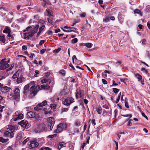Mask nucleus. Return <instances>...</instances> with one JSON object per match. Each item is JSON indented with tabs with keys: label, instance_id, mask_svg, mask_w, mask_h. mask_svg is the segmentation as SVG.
Returning a JSON list of instances; mask_svg holds the SVG:
<instances>
[{
	"label": "nucleus",
	"instance_id": "obj_1",
	"mask_svg": "<svg viewBox=\"0 0 150 150\" xmlns=\"http://www.w3.org/2000/svg\"><path fill=\"white\" fill-rule=\"evenodd\" d=\"M34 84L35 82L32 81L29 85H25L24 87V93L25 95H28L29 98H33L38 91L36 88Z\"/></svg>",
	"mask_w": 150,
	"mask_h": 150
},
{
	"label": "nucleus",
	"instance_id": "obj_2",
	"mask_svg": "<svg viewBox=\"0 0 150 150\" xmlns=\"http://www.w3.org/2000/svg\"><path fill=\"white\" fill-rule=\"evenodd\" d=\"M39 28L38 25H36L33 28H32L31 26H29L27 27L25 30H23L24 32L27 31L24 34V38L25 39H29L30 37H31L34 34L36 33Z\"/></svg>",
	"mask_w": 150,
	"mask_h": 150
},
{
	"label": "nucleus",
	"instance_id": "obj_3",
	"mask_svg": "<svg viewBox=\"0 0 150 150\" xmlns=\"http://www.w3.org/2000/svg\"><path fill=\"white\" fill-rule=\"evenodd\" d=\"M67 127V125L65 124L60 123L57 126V128L55 132L56 133H60L62 132L63 129H65Z\"/></svg>",
	"mask_w": 150,
	"mask_h": 150
},
{
	"label": "nucleus",
	"instance_id": "obj_4",
	"mask_svg": "<svg viewBox=\"0 0 150 150\" xmlns=\"http://www.w3.org/2000/svg\"><path fill=\"white\" fill-rule=\"evenodd\" d=\"M5 59H2L1 62V70H4L8 68L9 65L8 64L9 60L5 61Z\"/></svg>",
	"mask_w": 150,
	"mask_h": 150
},
{
	"label": "nucleus",
	"instance_id": "obj_5",
	"mask_svg": "<svg viewBox=\"0 0 150 150\" xmlns=\"http://www.w3.org/2000/svg\"><path fill=\"white\" fill-rule=\"evenodd\" d=\"M23 117V115L21 113H20L19 111H17L15 112L14 115L13 120L16 121L22 119Z\"/></svg>",
	"mask_w": 150,
	"mask_h": 150
},
{
	"label": "nucleus",
	"instance_id": "obj_6",
	"mask_svg": "<svg viewBox=\"0 0 150 150\" xmlns=\"http://www.w3.org/2000/svg\"><path fill=\"white\" fill-rule=\"evenodd\" d=\"M18 124L20 125L22 127H23L24 129H28L30 127V124L28 123V122L25 120H23L19 122Z\"/></svg>",
	"mask_w": 150,
	"mask_h": 150
},
{
	"label": "nucleus",
	"instance_id": "obj_7",
	"mask_svg": "<svg viewBox=\"0 0 150 150\" xmlns=\"http://www.w3.org/2000/svg\"><path fill=\"white\" fill-rule=\"evenodd\" d=\"M74 102V99L72 97H69L66 98L64 101V105L68 106Z\"/></svg>",
	"mask_w": 150,
	"mask_h": 150
},
{
	"label": "nucleus",
	"instance_id": "obj_8",
	"mask_svg": "<svg viewBox=\"0 0 150 150\" xmlns=\"http://www.w3.org/2000/svg\"><path fill=\"white\" fill-rule=\"evenodd\" d=\"M27 117L28 118L35 117L36 119L39 118V116L38 114H36L34 112L30 111L27 113Z\"/></svg>",
	"mask_w": 150,
	"mask_h": 150
},
{
	"label": "nucleus",
	"instance_id": "obj_9",
	"mask_svg": "<svg viewBox=\"0 0 150 150\" xmlns=\"http://www.w3.org/2000/svg\"><path fill=\"white\" fill-rule=\"evenodd\" d=\"M45 125L41 124L39 125L35 128V132L36 133H39L42 132L45 129Z\"/></svg>",
	"mask_w": 150,
	"mask_h": 150
},
{
	"label": "nucleus",
	"instance_id": "obj_10",
	"mask_svg": "<svg viewBox=\"0 0 150 150\" xmlns=\"http://www.w3.org/2000/svg\"><path fill=\"white\" fill-rule=\"evenodd\" d=\"M39 146V143L35 140H32L30 142L29 144V148L30 149H32L36 148Z\"/></svg>",
	"mask_w": 150,
	"mask_h": 150
},
{
	"label": "nucleus",
	"instance_id": "obj_11",
	"mask_svg": "<svg viewBox=\"0 0 150 150\" xmlns=\"http://www.w3.org/2000/svg\"><path fill=\"white\" fill-rule=\"evenodd\" d=\"M83 95V91L81 90L79 88H78L76 91V98L77 99L79 98H80Z\"/></svg>",
	"mask_w": 150,
	"mask_h": 150
},
{
	"label": "nucleus",
	"instance_id": "obj_12",
	"mask_svg": "<svg viewBox=\"0 0 150 150\" xmlns=\"http://www.w3.org/2000/svg\"><path fill=\"white\" fill-rule=\"evenodd\" d=\"M50 88V86L47 85H42L41 86L38 85L36 87V88L38 90H40L42 89L48 90Z\"/></svg>",
	"mask_w": 150,
	"mask_h": 150
},
{
	"label": "nucleus",
	"instance_id": "obj_13",
	"mask_svg": "<svg viewBox=\"0 0 150 150\" xmlns=\"http://www.w3.org/2000/svg\"><path fill=\"white\" fill-rule=\"evenodd\" d=\"M10 89V88L7 86H3V84L1 83V91L3 92H7Z\"/></svg>",
	"mask_w": 150,
	"mask_h": 150
},
{
	"label": "nucleus",
	"instance_id": "obj_14",
	"mask_svg": "<svg viewBox=\"0 0 150 150\" xmlns=\"http://www.w3.org/2000/svg\"><path fill=\"white\" fill-rule=\"evenodd\" d=\"M7 130L8 131H6L4 133V136L10 138H12L13 136V132L8 130Z\"/></svg>",
	"mask_w": 150,
	"mask_h": 150
},
{
	"label": "nucleus",
	"instance_id": "obj_15",
	"mask_svg": "<svg viewBox=\"0 0 150 150\" xmlns=\"http://www.w3.org/2000/svg\"><path fill=\"white\" fill-rule=\"evenodd\" d=\"M6 129L7 130L13 132L15 130H17L18 129V127L17 126H12L11 125H9L8 126V127H6Z\"/></svg>",
	"mask_w": 150,
	"mask_h": 150
},
{
	"label": "nucleus",
	"instance_id": "obj_16",
	"mask_svg": "<svg viewBox=\"0 0 150 150\" xmlns=\"http://www.w3.org/2000/svg\"><path fill=\"white\" fill-rule=\"evenodd\" d=\"M47 121L48 122L49 124L51 125L52 126H53L55 122L54 118L52 117H50L48 118Z\"/></svg>",
	"mask_w": 150,
	"mask_h": 150
},
{
	"label": "nucleus",
	"instance_id": "obj_17",
	"mask_svg": "<svg viewBox=\"0 0 150 150\" xmlns=\"http://www.w3.org/2000/svg\"><path fill=\"white\" fill-rule=\"evenodd\" d=\"M24 78L23 77V76L21 75L20 77H18L17 79L16 82L17 83H21L23 81Z\"/></svg>",
	"mask_w": 150,
	"mask_h": 150
},
{
	"label": "nucleus",
	"instance_id": "obj_18",
	"mask_svg": "<svg viewBox=\"0 0 150 150\" xmlns=\"http://www.w3.org/2000/svg\"><path fill=\"white\" fill-rule=\"evenodd\" d=\"M69 91L68 89L66 87H64V89L61 92L62 94L66 95L68 94Z\"/></svg>",
	"mask_w": 150,
	"mask_h": 150
},
{
	"label": "nucleus",
	"instance_id": "obj_19",
	"mask_svg": "<svg viewBox=\"0 0 150 150\" xmlns=\"http://www.w3.org/2000/svg\"><path fill=\"white\" fill-rule=\"evenodd\" d=\"M4 33H8L11 32L10 28L8 26H6L4 30L3 31Z\"/></svg>",
	"mask_w": 150,
	"mask_h": 150
},
{
	"label": "nucleus",
	"instance_id": "obj_20",
	"mask_svg": "<svg viewBox=\"0 0 150 150\" xmlns=\"http://www.w3.org/2000/svg\"><path fill=\"white\" fill-rule=\"evenodd\" d=\"M15 95L17 96H20V90L18 88H15L14 92Z\"/></svg>",
	"mask_w": 150,
	"mask_h": 150
},
{
	"label": "nucleus",
	"instance_id": "obj_21",
	"mask_svg": "<svg viewBox=\"0 0 150 150\" xmlns=\"http://www.w3.org/2000/svg\"><path fill=\"white\" fill-rule=\"evenodd\" d=\"M42 107L40 103L36 107L34 108V109L35 111H38L41 109Z\"/></svg>",
	"mask_w": 150,
	"mask_h": 150
},
{
	"label": "nucleus",
	"instance_id": "obj_22",
	"mask_svg": "<svg viewBox=\"0 0 150 150\" xmlns=\"http://www.w3.org/2000/svg\"><path fill=\"white\" fill-rule=\"evenodd\" d=\"M45 27V25H42L39 28V31L37 34V35L39 36L40 34L41 31L44 29Z\"/></svg>",
	"mask_w": 150,
	"mask_h": 150
},
{
	"label": "nucleus",
	"instance_id": "obj_23",
	"mask_svg": "<svg viewBox=\"0 0 150 150\" xmlns=\"http://www.w3.org/2000/svg\"><path fill=\"white\" fill-rule=\"evenodd\" d=\"M23 133L22 132H20L17 135V139L18 140H20L21 139V138H22L23 135Z\"/></svg>",
	"mask_w": 150,
	"mask_h": 150
},
{
	"label": "nucleus",
	"instance_id": "obj_24",
	"mask_svg": "<svg viewBox=\"0 0 150 150\" xmlns=\"http://www.w3.org/2000/svg\"><path fill=\"white\" fill-rule=\"evenodd\" d=\"M135 76L138 79V80H141L142 79V76L138 73H137L135 74Z\"/></svg>",
	"mask_w": 150,
	"mask_h": 150
},
{
	"label": "nucleus",
	"instance_id": "obj_25",
	"mask_svg": "<svg viewBox=\"0 0 150 150\" xmlns=\"http://www.w3.org/2000/svg\"><path fill=\"white\" fill-rule=\"evenodd\" d=\"M19 72L17 71L13 75L12 78L13 79H15L19 77Z\"/></svg>",
	"mask_w": 150,
	"mask_h": 150
},
{
	"label": "nucleus",
	"instance_id": "obj_26",
	"mask_svg": "<svg viewBox=\"0 0 150 150\" xmlns=\"http://www.w3.org/2000/svg\"><path fill=\"white\" fill-rule=\"evenodd\" d=\"M8 139H4L3 137H1V142L2 143L6 142L8 141Z\"/></svg>",
	"mask_w": 150,
	"mask_h": 150
},
{
	"label": "nucleus",
	"instance_id": "obj_27",
	"mask_svg": "<svg viewBox=\"0 0 150 150\" xmlns=\"http://www.w3.org/2000/svg\"><path fill=\"white\" fill-rule=\"evenodd\" d=\"M93 46V44L89 42L86 43V46L88 48H91Z\"/></svg>",
	"mask_w": 150,
	"mask_h": 150
},
{
	"label": "nucleus",
	"instance_id": "obj_28",
	"mask_svg": "<svg viewBox=\"0 0 150 150\" xmlns=\"http://www.w3.org/2000/svg\"><path fill=\"white\" fill-rule=\"evenodd\" d=\"M81 125V122L79 121H76L74 123V125L75 126H79Z\"/></svg>",
	"mask_w": 150,
	"mask_h": 150
},
{
	"label": "nucleus",
	"instance_id": "obj_29",
	"mask_svg": "<svg viewBox=\"0 0 150 150\" xmlns=\"http://www.w3.org/2000/svg\"><path fill=\"white\" fill-rule=\"evenodd\" d=\"M59 146L60 147V149L63 147H65L66 146V143L64 142H60L59 143Z\"/></svg>",
	"mask_w": 150,
	"mask_h": 150
},
{
	"label": "nucleus",
	"instance_id": "obj_30",
	"mask_svg": "<svg viewBox=\"0 0 150 150\" xmlns=\"http://www.w3.org/2000/svg\"><path fill=\"white\" fill-rule=\"evenodd\" d=\"M47 101L46 100H45L43 101L41 103H40L41 104V105L42 107L43 106H45L47 105Z\"/></svg>",
	"mask_w": 150,
	"mask_h": 150
},
{
	"label": "nucleus",
	"instance_id": "obj_31",
	"mask_svg": "<svg viewBox=\"0 0 150 150\" xmlns=\"http://www.w3.org/2000/svg\"><path fill=\"white\" fill-rule=\"evenodd\" d=\"M56 104L54 103L51 104L50 105V107L51 109L54 110L56 108Z\"/></svg>",
	"mask_w": 150,
	"mask_h": 150
},
{
	"label": "nucleus",
	"instance_id": "obj_32",
	"mask_svg": "<svg viewBox=\"0 0 150 150\" xmlns=\"http://www.w3.org/2000/svg\"><path fill=\"white\" fill-rule=\"evenodd\" d=\"M6 40V38L4 35L2 36H1V41L3 43H4L5 42Z\"/></svg>",
	"mask_w": 150,
	"mask_h": 150
},
{
	"label": "nucleus",
	"instance_id": "obj_33",
	"mask_svg": "<svg viewBox=\"0 0 150 150\" xmlns=\"http://www.w3.org/2000/svg\"><path fill=\"white\" fill-rule=\"evenodd\" d=\"M98 113L99 114H101L102 112V109L101 107H98L96 109Z\"/></svg>",
	"mask_w": 150,
	"mask_h": 150
},
{
	"label": "nucleus",
	"instance_id": "obj_34",
	"mask_svg": "<svg viewBox=\"0 0 150 150\" xmlns=\"http://www.w3.org/2000/svg\"><path fill=\"white\" fill-rule=\"evenodd\" d=\"M134 13H137V14H139L141 16H142V13H141V12L140 10L138 9H136L134 11Z\"/></svg>",
	"mask_w": 150,
	"mask_h": 150
},
{
	"label": "nucleus",
	"instance_id": "obj_35",
	"mask_svg": "<svg viewBox=\"0 0 150 150\" xmlns=\"http://www.w3.org/2000/svg\"><path fill=\"white\" fill-rule=\"evenodd\" d=\"M60 74H61L62 75L64 76L65 74V71L63 69L60 70L59 71Z\"/></svg>",
	"mask_w": 150,
	"mask_h": 150
},
{
	"label": "nucleus",
	"instance_id": "obj_36",
	"mask_svg": "<svg viewBox=\"0 0 150 150\" xmlns=\"http://www.w3.org/2000/svg\"><path fill=\"white\" fill-rule=\"evenodd\" d=\"M14 64H12L11 65V67L9 68L6 69V71H8L11 70L13 69V68L14 67Z\"/></svg>",
	"mask_w": 150,
	"mask_h": 150
},
{
	"label": "nucleus",
	"instance_id": "obj_37",
	"mask_svg": "<svg viewBox=\"0 0 150 150\" xmlns=\"http://www.w3.org/2000/svg\"><path fill=\"white\" fill-rule=\"evenodd\" d=\"M141 70L146 74H148L147 70L144 68H142L141 69Z\"/></svg>",
	"mask_w": 150,
	"mask_h": 150
},
{
	"label": "nucleus",
	"instance_id": "obj_38",
	"mask_svg": "<svg viewBox=\"0 0 150 150\" xmlns=\"http://www.w3.org/2000/svg\"><path fill=\"white\" fill-rule=\"evenodd\" d=\"M35 74L34 75V76L35 77H37L38 76V74H39L40 72L38 70H35Z\"/></svg>",
	"mask_w": 150,
	"mask_h": 150
},
{
	"label": "nucleus",
	"instance_id": "obj_39",
	"mask_svg": "<svg viewBox=\"0 0 150 150\" xmlns=\"http://www.w3.org/2000/svg\"><path fill=\"white\" fill-rule=\"evenodd\" d=\"M47 81V79L46 78H44L41 80V82L42 83H46Z\"/></svg>",
	"mask_w": 150,
	"mask_h": 150
},
{
	"label": "nucleus",
	"instance_id": "obj_40",
	"mask_svg": "<svg viewBox=\"0 0 150 150\" xmlns=\"http://www.w3.org/2000/svg\"><path fill=\"white\" fill-rule=\"evenodd\" d=\"M61 50L60 48H58L57 49L54 50H53V52L54 53H58Z\"/></svg>",
	"mask_w": 150,
	"mask_h": 150
},
{
	"label": "nucleus",
	"instance_id": "obj_41",
	"mask_svg": "<svg viewBox=\"0 0 150 150\" xmlns=\"http://www.w3.org/2000/svg\"><path fill=\"white\" fill-rule=\"evenodd\" d=\"M86 13L85 12H83L80 15V16L81 18H84L86 16Z\"/></svg>",
	"mask_w": 150,
	"mask_h": 150
},
{
	"label": "nucleus",
	"instance_id": "obj_42",
	"mask_svg": "<svg viewBox=\"0 0 150 150\" xmlns=\"http://www.w3.org/2000/svg\"><path fill=\"white\" fill-rule=\"evenodd\" d=\"M46 11L49 15H52V11L51 10L49 9H46Z\"/></svg>",
	"mask_w": 150,
	"mask_h": 150
},
{
	"label": "nucleus",
	"instance_id": "obj_43",
	"mask_svg": "<svg viewBox=\"0 0 150 150\" xmlns=\"http://www.w3.org/2000/svg\"><path fill=\"white\" fill-rule=\"evenodd\" d=\"M113 91L115 93H116L119 92V89L117 88H113Z\"/></svg>",
	"mask_w": 150,
	"mask_h": 150
},
{
	"label": "nucleus",
	"instance_id": "obj_44",
	"mask_svg": "<svg viewBox=\"0 0 150 150\" xmlns=\"http://www.w3.org/2000/svg\"><path fill=\"white\" fill-rule=\"evenodd\" d=\"M78 41V39L77 38H75L72 40V42L73 43H75Z\"/></svg>",
	"mask_w": 150,
	"mask_h": 150
},
{
	"label": "nucleus",
	"instance_id": "obj_45",
	"mask_svg": "<svg viewBox=\"0 0 150 150\" xmlns=\"http://www.w3.org/2000/svg\"><path fill=\"white\" fill-rule=\"evenodd\" d=\"M29 139L28 138L27 139H25L23 141V144H25L27 142L29 141Z\"/></svg>",
	"mask_w": 150,
	"mask_h": 150
},
{
	"label": "nucleus",
	"instance_id": "obj_46",
	"mask_svg": "<svg viewBox=\"0 0 150 150\" xmlns=\"http://www.w3.org/2000/svg\"><path fill=\"white\" fill-rule=\"evenodd\" d=\"M64 29H69L70 30H71V29H76L75 28H72V27H69L68 26H65L64 27Z\"/></svg>",
	"mask_w": 150,
	"mask_h": 150
},
{
	"label": "nucleus",
	"instance_id": "obj_47",
	"mask_svg": "<svg viewBox=\"0 0 150 150\" xmlns=\"http://www.w3.org/2000/svg\"><path fill=\"white\" fill-rule=\"evenodd\" d=\"M68 109L67 108H62V112H67L68 111Z\"/></svg>",
	"mask_w": 150,
	"mask_h": 150
},
{
	"label": "nucleus",
	"instance_id": "obj_48",
	"mask_svg": "<svg viewBox=\"0 0 150 150\" xmlns=\"http://www.w3.org/2000/svg\"><path fill=\"white\" fill-rule=\"evenodd\" d=\"M43 111L44 112V113L45 114H47L48 113L50 112H47V108H45L44 109H43Z\"/></svg>",
	"mask_w": 150,
	"mask_h": 150
},
{
	"label": "nucleus",
	"instance_id": "obj_49",
	"mask_svg": "<svg viewBox=\"0 0 150 150\" xmlns=\"http://www.w3.org/2000/svg\"><path fill=\"white\" fill-rule=\"evenodd\" d=\"M46 50V49H43L40 51V53L41 54H42L45 52Z\"/></svg>",
	"mask_w": 150,
	"mask_h": 150
},
{
	"label": "nucleus",
	"instance_id": "obj_50",
	"mask_svg": "<svg viewBox=\"0 0 150 150\" xmlns=\"http://www.w3.org/2000/svg\"><path fill=\"white\" fill-rule=\"evenodd\" d=\"M109 20V18L108 17H106L105 19H103V21L105 22H108Z\"/></svg>",
	"mask_w": 150,
	"mask_h": 150
},
{
	"label": "nucleus",
	"instance_id": "obj_51",
	"mask_svg": "<svg viewBox=\"0 0 150 150\" xmlns=\"http://www.w3.org/2000/svg\"><path fill=\"white\" fill-rule=\"evenodd\" d=\"M5 108V106L4 105L1 106V110L0 111L1 112H2L3 111H5V110L6 109L5 108L4 110L3 109Z\"/></svg>",
	"mask_w": 150,
	"mask_h": 150
},
{
	"label": "nucleus",
	"instance_id": "obj_52",
	"mask_svg": "<svg viewBox=\"0 0 150 150\" xmlns=\"http://www.w3.org/2000/svg\"><path fill=\"white\" fill-rule=\"evenodd\" d=\"M42 150H51V149L48 147H45L42 148Z\"/></svg>",
	"mask_w": 150,
	"mask_h": 150
},
{
	"label": "nucleus",
	"instance_id": "obj_53",
	"mask_svg": "<svg viewBox=\"0 0 150 150\" xmlns=\"http://www.w3.org/2000/svg\"><path fill=\"white\" fill-rule=\"evenodd\" d=\"M114 142L115 143L116 146V150H117L118 149V143L117 142L115 141H114Z\"/></svg>",
	"mask_w": 150,
	"mask_h": 150
},
{
	"label": "nucleus",
	"instance_id": "obj_54",
	"mask_svg": "<svg viewBox=\"0 0 150 150\" xmlns=\"http://www.w3.org/2000/svg\"><path fill=\"white\" fill-rule=\"evenodd\" d=\"M122 116L124 117H129V118H130L132 117V115L131 114H126L125 115H122Z\"/></svg>",
	"mask_w": 150,
	"mask_h": 150
},
{
	"label": "nucleus",
	"instance_id": "obj_55",
	"mask_svg": "<svg viewBox=\"0 0 150 150\" xmlns=\"http://www.w3.org/2000/svg\"><path fill=\"white\" fill-rule=\"evenodd\" d=\"M102 81L103 83L104 84H107V81L105 80L104 79H102Z\"/></svg>",
	"mask_w": 150,
	"mask_h": 150
},
{
	"label": "nucleus",
	"instance_id": "obj_56",
	"mask_svg": "<svg viewBox=\"0 0 150 150\" xmlns=\"http://www.w3.org/2000/svg\"><path fill=\"white\" fill-rule=\"evenodd\" d=\"M72 59L73 63H74V59H77V58L76 57V56L75 55L73 56L72 57Z\"/></svg>",
	"mask_w": 150,
	"mask_h": 150
},
{
	"label": "nucleus",
	"instance_id": "obj_57",
	"mask_svg": "<svg viewBox=\"0 0 150 150\" xmlns=\"http://www.w3.org/2000/svg\"><path fill=\"white\" fill-rule=\"evenodd\" d=\"M146 40L145 39H143L141 40L142 43L143 44H146Z\"/></svg>",
	"mask_w": 150,
	"mask_h": 150
},
{
	"label": "nucleus",
	"instance_id": "obj_58",
	"mask_svg": "<svg viewBox=\"0 0 150 150\" xmlns=\"http://www.w3.org/2000/svg\"><path fill=\"white\" fill-rule=\"evenodd\" d=\"M56 136V134H54L53 135H50L48 136V137L50 138H52L54 137H55Z\"/></svg>",
	"mask_w": 150,
	"mask_h": 150
},
{
	"label": "nucleus",
	"instance_id": "obj_59",
	"mask_svg": "<svg viewBox=\"0 0 150 150\" xmlns=\"http://www.w3.org/2000/svg\"><path fill=\"white\" fill-rule=\"evenodd\" d=\"M79 21H77L76 20H75L73 23V25H71L72 26H74L76 23L79 22Z\"/></svg>",
	"mask_w": 150,
	"mask_h": 150
},
{
	"label": "nucleus",
	"instance_id": "obj_60",
	"mask_svg": "<svg viewBox=\"0 0 150 150\" xmlns=\"http://www.w3.org/2000/svg\"><path fill=\"white\" fill-rule=\"evenodd\" d=\"M44 41L43 40H42L40 41V42H39V45H42V44L44 43Z\"/></svg>",
	"mask_w": 150,
	"mask_h": 150
},
{
	"label": "nucleus",
	"instance_id": "obj_61",
	"mask_svg": "<svg viewBox=\"0 0 150 150\" xmlns=\"http://www.w3.org/2000/svg\"><path fill=\"white\" fill-rule=\"evenodd\" d=\"M121 95V93L120 92L117 98V99H116L117 100L119 101V100L120 98Z\"/></svg>",
	"mask_w": 150,
	"mask_h": 150
},
{
	"label": "nucleus",
	"instance_id": "obj_62",
	"mask_svg": "<svg viewBox=\"0 0 150 150\" xmlns=\"http://www.w3.org/2000/svg\"><path fill=\"white\" fill-rule=\"evenodd\" d=\"M6 150H13V148L11 146H8Z\"/></svg>",
	"mask_w": 150,
	"mask_h": 150
},
{
	"label": "nucleus",
	"instance_id": "obj_63",
	"mask_svg": "<svg viewBox=\"0 0 150 150\" xmlns=\"http://www.w3.org/2000/svg\"><path fill=\"white\" fill-rule=\"evenodd\" d=\"M91 122L92 124H93L94 125H96L95 119H93L92 120Z\"/></svg>",
	"mask_w": 150,
	"mask_h": 150
},
{
	"label": "nucleus",
	"instance_id": "obj_64",
	"mask_svg": "<svg viewBox=\"0 0 150 150\" xmlns=\"http://www.w3.org/2000/svg\"><path fill=\"white\" fill-rule=\"evenodd\" d=\"M142 115L143 116L145 117L146 119L147 120H148V118L146 116V115H145L144 113L142 112Z\"/></svg>",
	"mask_w": 150,
	"mask_h": 150
}]
</instances>
